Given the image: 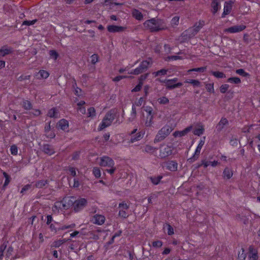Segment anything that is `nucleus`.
Instances as JSON below:
<instances>
[{
  "label": "nucleus",
  "mask_w": 260,
  "mask_h": 260,
  "mask_svg": "<svg viewBox=\"0 0 260 260\" xmlns=\"http://www.w3.org/2000/svg\"><path fill=\"white\" fill-rule=\"evenodd\" d=\"M99 165L102 167H112L114 166V162L111 158L104 156L100 158Z\"/></svg>",
  "instance_id": "423d86ee"
},
{
  "label": "nucleus",
  "mask_w": 260,
  "mask_h": 260,
  "mask_svg": "<svg viewBox=\"0 0 260 260\" xmlns=\"http://www.w3.org/2000/svg\"><path fill=\"white\" fill-rule=\"evenodd\" d=\"M174 147L172 145H162L160 147L159 156L162 158H166L173 153Z\"/></svg>",
  "instance_id": "39448f33"
},
{
  "label": "nucleus",
  "mask_w": 260,
  "mask_h": 260,
  "mask_svg": "<svg viewBox=\"0 0 260 260\" xmlns=\"http://www.w3.org/2000/svg\"><path fill=\"white\" fill-rule=\"evenodd\" d=\"M143 25L145 29L151 32L158 31L166 29L167 28L164 20L156 18H152L145 21Z\"/></svg>",
  "instance_id": "f257e3e1"
},
{
  "label": "nucleus",
  "mask_w": 260,
  "mask_h": 260,
  "mask_svg": "<svg viewBox=\"0 0 260 260\" xmlns=\"http://www.w3.org/2000/svg\"><path fill=\"white\" fill-rule=\"evenodd\" d=\"M158 102L160 104H167L169 102V100L167 98L162 96L158 99Z\"/></svg>",
  "instance_id": "37998d69"
},
{
  "label": "nucleus",
  "mask_w": 260,
  "mask_h": 260,
  "mask_svg": "<svg viewBox=\"0 0 260 260\" xmlns=\"http://www.w3.org/2000/svg\"><path fill=\"white\" fill-rule=\"evenodd\" d=\"M205 129L203 125H199L198 127L196 128L193 131V133L194 135L200 136L203 134Z\"/></svg>",
  "instance_id": "cd10ccee"
},
{
  "label": "nucleus",
  "mask_w": 260,
  "mask_h": 260,
  "mask_svg": "<svg viewBox=\"0 0 260 260\" xmlns=\"http://www.w3.org/2000/svg\"><path fill=\"white\" fill-rule=\"evenodd\" d=\"M87 204V200L84 198H81L77 200L74 202V209L76 211H78L84 208Z\"/></svg>",
  "instance_id": "9b49d317"
},
{
  "label": "nucleus",
  "mask_w": 260,
  "mask_h": 260,
  "mask_svg": "<svg viewBox=\"0 0 260 260\" xmlns=\"http://www.w3.org/2000/svg\"><path fill=\"white\" fill-rule=\"evenodd\" d=\"M165 83L167 87L169 89H173L177 87L181 86L182 85V84L180 82H179L177 84H174L173 82V80H169L166 81Z\"/></svg>",
  "instance_id": "4be33fe9"
},
{
  "label": "nucleus",
  "mask_w": 260,
  "mask_h": 260,
  "mask_svg": "<svg viewBox=\"0 0 260 260\" xmlns=\"http://www.w3.org/2000/svg\"><path fill=\"white\" fill-rule=\"evenodd\" d=\"M246 258V255L244 253V249L242 248L239 252L238 259L239 260H245Z\"/></svg>",
  "instance_id": "79ce46f5"
},
{
  "label": "nucleus",
  "mask_w": 260,
  "mask_h": 260,
  "mask_svg": "<svg viewBox=\"0 0 260 260\" xmlns=\"http://www.w3.org/2000/svg\"><path fill=\"white\" fill-rule=\"evenodd\" d=\"M144 151L146 152L154 154L156 153L157 148L150 145H146L145 147Z\"/></svg>",
  "instance_id": "c756f323"
},
{
  "label": "nucleus",
  "mask_w": 260,
  "mask_h": 260,
  "mask_svg": "<svg viewBox=\"0 0 260 260\" xmlns=\"http://www.w3.org/2000/svg\"><path fill=\"white\" fill-rule=\"evenodd\" d=\"M93 174L96 178L100 177L101 173L100 169L97 167L94 168L93 169Z\"/></svg>",
  "instance_id": "a18cd8bd"
},
{
  "label": "nucleus",
  "mask_w": 260,
  "mask_h": 260,
  "mask_svg": "<svg viewBox=\"0 0 260 260\" xmlns=\"http://www.w3.org/2000/svg\"><path fill=\"white\" fill-rule=\"evenodd\" d=\"M206 89L207 90L210 92L214 93V85L213 83H210L206 85Z\"/></svg>",
  "instance_id": "6e6d98bb"
},
{
  "label": "nucleus",
  "mask_w": 260,
  "mask_h": 260,
  "mask_svg": "<svg viewBox=\"0 0 260 260\" xmlns=\"http://www.w3.org/2000/svg\"><path fill=\"white\" fill-rule=\"evenodd\" d=\"M43 151L49 155H52L55 153V151L52 147L48 144H46L43 146Z\"/></svg>",
  "instance_id": "5701e85b"
},
{
  "label": "nucleus",
  "mask_w": 260,
  "mask_h": 260,
  "mask_svg": "<svg viewBox=\"0 0 260 260\" xmlns=\"http://www.w3.org/2000/svg\"><path fill=\"white\" fill-rule=\"evenodd\" d=\"M70 174L73 176H75L76 175V170L73 167H70L69 169Z\"/></svg>",
  "instance_id": "0e129e2a"
},
{
  "label": "nucleus",
  "mask_w": 260,
  "mask_h": 260,
  "mask_svg": "<svg viewBox=\"0 0 260 260\" xmlns=\"http://www.w3.org/2000/svg\"><path fill=\"white\" fill-rule=\"evenodd\" d=\"M167 71L165 69H162V70H160L157 72H154L153 73V74L155 76H158L160 75H165L167 74Z\"/></svg>",
  "instance_id": "603ef678"
},
{
  "label": "nucleus",
  "mask_w": 260,
  "mask_h": 260,
  "mask_svg": "<svg viewBox=\"0 0 260 260\" xmlns=\"http://www.w3.org/2000/svg\"><path fill=\"white\" fill-rule=\"evenodd\" d=\"M57 126L63 131H67L69 128V122L66 119H61L58 122Z\"/></svg>",
  "instance_id": "6ab92c4d"
},
{
  "label": "nucleus",
  "mask_w": 260,
  "mask_h": 260,
  "mask_svg": "<svg viewBox=\"0 0 260 260\" xmlns=\"http://www.w3.org/2000/svg\"><path fill=\"white\" fill-rule=\"evenodd\" d=\"M137 129H134L132 132H131V142L134 143L136 141L140 140L143 137V136L144 135V133L141 132H139L135 135H134L136 132H137Z\"/></svg>",
  "instance_id": "f8f14e48"
},
{
  "label": "nucleus",
  "mask_w": 260,
  "mask_h": 260,
  "mask_svg": "<svg viewBox=\"0 0 260 260\" xmlns=\"http://www.w3.org/2000/svg\"><path fill=\"white\" fill-rule=\"evenodd\" d=\"M47 183L46 180H41L38 181L36 184V186L38 188H42Z\"/></svg>",
  "instance_id": "8fccbe9b"
},
{
  "label": "nucleus",
  "mask_w": 260,
  "mask_h": 260,
  "mask_svg": "<svg viewBox=\"0 0 260 260\" xmlns=\"http://www.w3.org/2000/svg\"><path fill=\"white\" fill-rule=\"evenodd\" d=\"M116 114V112L114 110H112L107 113L99 125L98 129L101 131L109 126L115 118Z\"/></svg>",
  "instance_id": "7ed1b4c3"
},
{
  "label": "nucleus",
  "mask_w": 260,
  "mask_h": 260,
  "mask_svg": "<svg viewBox=\"0 0 260 260\" xmlns=\"http://www.w3.org/2000/svg\"><path fill=\"white\" fill-rule=\"evenodd\" d=\"M47 115L51 118H58V111L57 109L53 108L49 110Z\"/></svg>",
  "instance_id": "393cba45"
},
{
  "label": "nucleus",
  "mask_w": 260,
  "mask_h": 260,
  "mask_svg": "<svg viewBox=\"0 0 260 260\" xmlns=\"http://www.w3.org/2000/svg\"><path fill=\"white\" fill-rule=\"evenodd\" d=\"M236 73L243 77H249L250 75L248 73L246 72L243 69H240L236 71Z\"/></svg>",
  "instance_id": "c9c22d12"
},
{
  "label": "nucleus",
  "mask_w": 260,
  "mask_h": 260,
  "mask_svg": "<svg viewBox=\"0 0 260 260\" xmlns=\"http://www.w3.org/2000/svg\"><path fill=\"white\" fill-rule=\"evenodd\" d=\"M125 28L126 27H125L114 25H110L107 26V29L110 32H121L124 31Z\"/></svg>",
  "instance_id": "4468645a"
},
{
  "label": "nucleus",
  "mask_w": 260,
  "mask_h": 260,
  "mask_svg": "<svg viewBox=\"0 0 260 260\" xmlns=\"http://www.w3.org/2000/svg\"><path fill=\"white\" fill-rule=\"evenodd\" d=\"M209 165H210V161H206L205 160H203L202 161L201 165H199V167L201 166H203L204 168H207Z\"/></svg>",
  "instance_id": "e2e57ef3"
},
{
  "label": "nucleus",
  "mask_w": 260,
  "mask_h": 260,
  "mask_svg": "<svg viewBox=\"0 0 260 260\" xmlns=\"http://www.w3.org/2000/svg\"><path fill=\"white\" fill-rule=\"evenodd\" d=\"M50 56L53 58L54 60H56L58 57L57 53L54 50H51L49 52Z\"/></svg>",
  "instance_id": "4d7b16f0"
},
{
  "label": "nucleus",
  "mask_w": 260,
  "mask_h": 260,
  "mask_svg": "<svg viewBox=\"0 0 260 260\" xmlns=\"http://www.w3.org/2000/svg\"><path fill=\"white\" fill-rule=\"evenodd\" d=\"M10 151L12 155H16L18 153V148L15 145L11 146Z\"/></svg>",
  "instance_id": "de8ad7c7"
},
{
  "label": "nucleus",
  "mask_w": 260,
  "mask_h": 260,
  "mask_svg": "<svg viewBox=\"0 0 260 260\" xmlns=\"http://www.w3.org/2000/svg\"><path fill=\"white\" fill-rule=\"evenodd\" d=\"M144 111H145L148 114L147 120L145 122V125L147 127H150L153 123L152 108L151 107L147 106L145 107Z\"/></svg>",
  "instance_id": "1a4fd4ad"
},
{
  "label": "nucleus",
  "mask_w": 260,
  "mask_h": 260,
  "mask_svg": "<svg viewBox=\"0 0 260 260\" xmlns=\"http://www.w3.org/2000/svg\"><path fill=\"white\" fill-rule=\"evenodd\" d=\"M132 15L138 20H142L143 19V15L137 9H134L132 11Z\"/></svg>",
  "instance_id": "b1692460"
},
{
  "label": "nucleus",
  "mask_w": 260,
  "mask_h": 260,
  "mask_svg": "<svg viewBox=\"0 0 260 260\" xmlns=\"http://www.w3.org/2000/svg\"><path fill=\"white\" fill-rule=\"evenodd\" d=\"M179 19L180 17L178 16H176L174 17L171 21V24L172 26L178 25L179 24Z\"/></svg>",
  "instance_id": "58836bf2"
},
{
  "label": "nucleus",
  "mask_w": 260,
  "mask_h": 260,
  "mask_svg": "<svg viewBox=\"0 0 260 260\" xmlns=\"http://www.w3.org/2000/svg\"><path fill=\"white\" fill-rule=\"evenodd\" d=\"M91 61L93 64L98 61V56L96 54H93L91 57Z\"/></svg>",
  "instance_id": "680f3d73"
},
{
  "label": "nucleus",
  "mask_w": 260,
  "mask_h": 260,
  "mask_svg": "<svg viewBox=\"0 0 260 260\" xmlns=\"http://www.w3.org/2000/svg\"><path fill=\"white\" fill-rule=\"evenodd\" d=\"M234 3L233 1H229L225 2L224 4L223 12L222 14V17L224 18L225 16L230 13L231 12L233 5Z\"/></svg>",
  "instance_id": "9d476101"
},
{
  "label": "nucleus",
  "mask_w": 260,
  "mask_h": 260,
  "mask_svg": "<svg viewBox=\"0 0 260 260\" xmlns=\"http://www.w3.org/2000/svg\"><path fill=\"white\" fill-rule=\"evenodd\" d=\"M229 88V85L228 84H222L220 87V91L222 93H224L228 90Z\"/></svg>",
  "instance_id": "09e8293b"
},
{
  "label": "nucleus",
  "mask_w": 260,
  "mask_h": 260,
  "mask_svg": "<svg viewBox=\"0 0 260 260\" xmlns=\"http://www.w3.org/2000/svg\"><path fill=\"white\" fill-rule=\"evenodd\" d=\"M192 129V126L190 125L182 131H175L173 133V136L175 137H181L182 136H184L186 135L189 132H190Z\"/></svg>",
  "instance_id": "ddd939ff"
},
{
  "label": "nucleus",
  "mask_w": 260,
  "mask_h": 260,
  "mask_svg": "<svg viewBox=\"0 0 260 260\" xmlns=\"http://www.w3.org/2000/svg\"><path fill=\"white\" fill-rule=\"evenodd\" d=\"M174 128L169 125L164 126L158 132L154 140L155 143L164 140L173 130Z\"/></svg>",
  "instance_id": "f03ea898"
},
{
  "label": "nucleus",
  "mask_w": 260,
  "mask_h": 260,
  "mask_svg": "<svg viewBox=\"0 0 260 260\" xmlns=\"http://www.w3.org/2000/svg\"><path fill=\"white\" fill-rule=\"evenodd\" d=\"M152 245L154 247L159 248L162 246V242L161 241L157 240V241L153 242L152 243Z\"/></svg>",
  "instance_id": "864d4df0"
},
{
  "label": "nucleus",
  "mask_w": 260,
  "mask_h": 260,
  "mask_svg": "<svg viewBox=\"0 0 260 260\" xmlns=\"http://www.w3.org/2000/svg\"><path fill=\"white\" fill-rule=\"evenodd\" d=\"M205 139H206V137H203L200 140L199 142V144L198 145V146H200L201 147H203V145H204L205 144Z\"/></svg>",
  "instance_id": "338daca9"
},
{
  "label": "nucleus",
  "mask_w": 260,
  "mask_h": 260,
  "mask_svg": "<svg viewBox=\"0 0 260 260\" xmlns=\"http://www.w3.org/2000/svg\"><path fill=\"white\" fill-rule=\"evenodd\" d=\"M119 215L120 216L123 218H125L127 216L126 212L124 210H123L122 209L119 211Z\"/></svg>",
  "instance_id": "774afa93"
},
{
  "label": "nucleus",
  "mask_w": 260,
  "mask_h": 260,
  "mask_svg": "<svg viewBox=\"0 0 260 260\" xmlns=\"http://www.w3.org/2000/svg\"><path fill=\"white\" fill-rule=\"evenodd\" d=\"M233 173L231 169L229 168H225L223 172V176L224 178L230 179L233 176Z\"/></svg>",
  "instance_id": "bb28decb"
},
{
  "label": "nucleus",
  "mask_w": 260,
  "mask_h": 260,
  "mask_svg": "<svg viewBox=\"0 0 260 260\" xmlns=\"http://www.w3.org/2000/svg\"><path fill=\"white\" fill-rule=\"evenodd\" d=\"M185 82L190 83V84H192L193 86H194L199 87L201 86L200 82L197 80L191 79V80H187V81H186Z\"/></svg>",
  "instance_id": "a19ab883"
},
{
  "label": "nucleus",
  "mask_w": 260,
  "mask_h": 260,
  "mask_svg": "<svg viewBox=\"0 0 260 260\" xmlns=\"http://www.w3.org/2000/svg\"><path fill=\"white\" fill-rule=\"evenodd\" d=\"M166 168L171 171H176L178 168V164L173 160L169 161L166 163Z\"/></svg>",
  "instance_id": "a211bd4d"
},
{
  "label": "nucleus",
  "mask_w": 260,
  "mask_h": 260,
  "mask_svg": "<svg viewBox=\"0 0 260 260\" xmlns=\"http://www.w3.org/2000/svg\"><path fill=\"white\" fill-rule=\"evenodd\" d=\"M164 229H167V233L169 235H172L174 234V229L169 224H166L164 226Z\"/></svg>",
  "instance_id": "4c0bfd02"
},
{
  "label": "nucleus",
  "mask_w": 260,
  "mask_h": 260,
  "mask_svg": "<svg viewBox=\"0 0 260 260\" xmlns=\"http://www.w3.org/2000/svg\"><path fill=\"white\" fill-rule=\"evenodd\" d=\"M148 74H146L143 75H141L139 78V83H141V84H143V81L147 78Z\"/></svg>",
  "instance_id": "bf43d9fd"
},
{
  "label": "nucleus",
  "mask_w": 260,
  "mask_h": 260,
  "mask_svg": "<svg viewBox=\"0 0 260 260\" xmlns=\"http://www.w3.org/2000/svg\"><path fill=\"white\" fill-rule=\"evenodd\" d=\"M68 208V206L67 205L64 201L56 202L52 207V210L54 212H59Z\"/></svg>",
  "instance_id": "6e6552de"
},
{
  "label": "nucleus",
  "mask_w": 260,
  "mask_h": 260,
  "mask_svg": "<svg viewBox=\"0 0 260 260\" xmlns=\"http://www.w3.org/2000/svg\"><path fill=\"white\" fill-rule=\"evenodd\" d=\"M101 231L100 230H97L96 231L91 232L89 233L90 236V238L94 240H98L99 239V233Z\"/></svg>",
  "instance_id": "f704fd0d"
},
{
  "label": "nucleus",
  "mask_w": 260,
  "mask_h": 260,
  "mask_svg": "<svg viewBox=\"0 0 260 260\" xmlns=\"http://www.w3.org/2000/svg\"><path fill=\"white\" fill-rule=\"evenodd\" d=\"M49 75V73L45 70H40L36 76H39L38 79H46Z\"/></svg>",
  "instance_id": "c85d7f7f"
},
{
  "label": "nucleus",
  "mask_w": 260,
  "mask_h": 260,
  "mask_svg": "<svg viewBox=\"0 0 260 260\" xmlns=\"http://www.w3.org/2000/svg\"><path fill=\"white\" fill-rule=\"evenodd\" d=\"M246 28V25L244 24L234 25L226 28L224 30L225 32H229L231 34H234L241 32Z\"/></svg>",
  "instance_id": "0eeeda50"
},
{
  "label": "nucleus",
  "mask_w": 260,
  "mask_h": 260,
  "mask_svg": "<svg viewBox=\"0 0 260 260\" xmlns=\"http://www.w3.org/2000/svg\"><path fill=\"white\" fill-rule=\"evenodd\" d=\"M119 208H121L122 210H126L128 208V206L127 205V204L124 202L119 204Z\"/></svg>",
  "instance_id": "69168bd1"
},
{
  "label": "nucleus",
  "mask_w": 260,
  "mask_h": 260,
  "mask_svg": "<svg viewBox=\"0 0 260 260\" xmlns=\"http://www.w3.org/2000/svg\"><path fill=\"white\" fill-rule=\"evenodd\" d=\"M76 226V224L75 223H72L71 224H68V225H64L60 226L58 230L64 231L65 230L68 229H74Z\"/></svg>",
  "instance_id": "ea45409f"
},
{
  "label": "nucleus",
  "mask_w": 260,
  "mask_h": 260,
  "mask_svg": "<svg viewBox=\"0 0 260 260\" xmlns=\"http://www.w3.org/2000/svg\"><path fill=\"white\" fill-rule=\"evenodd\" d=\"M183 57L179 55H172L168 57L169 60H176L178 59H182Z\"/></svg>",
  "instance_id": "052dcab7"
},
{
  "label": "nucleus",
  "mask_w": 260,
  "mask_h": 260,
  "mask_svg": "<svg viewBox=\"0 0 260 260\" xmlns=\"http://www.w3.org/2000/svg\"><path fill=\"white\" fill-rule=\"evenodd\" d=\"M204 25V22L203 21H200L198 23L195 24L192 28L188 30L192 31L194 34H197L203 27Z\"/></svg>",
  "instance_id": "412c9836"
},
{
  "label": "nucleus",
  "mask_w": 260,
  "mask_h": 260,
  "mask_svg": "<svg viewBox=\"0 0 260 260\" xmlns=\"http://www.w3.org/2000/svg\"><path fill=\"white\" fill-rule=\"evenodd\" d=\"M206 70V67H201L198 68H193L187 71L188 73H190L191 72H204Z\"/></svg>",
  "instance_id": "49530a36"
},
{
  "label": "nucleus",
  "mask_w": 260,
  "mask_h": 260,
  "mask_svg": "<svg viewBox=\"0 0 260 260\" xmlns=\"http://www.w3.org/2000/svg\"><path fill=\"white\" fill-rule=\"evenodd\" d=\"M249 260H257V250L254 248L252 246H250L249 248Z\"/></svg>",
  "instance_id": "f3484780"
},
{
  "label": "nucleus",
  "mask_w": 260,
  "mask_h": 260,
  "mask_svg": "<svg viewBox=\"0 0 260 260\" xmlns=\"http://www.w3.org/2000/svg\"><path fill=\"white\" fill-rule=\"evenodd\" d=\"M202 148V147L197 146L192 157H190L187 160L189 162L192 163L199 158Z\"/></svg>",
  "instance_id": "2eb2a0df"
},
{
  "label": "nucleus",
  "mask_w": 260,
  "mask_h": 260,
  "mask_svg": "<svg viewBox=\"0 0 260 260\" xmlns=\"http://www.w3.org/2000/svg\"><path fill=\"white\" fill-rule=\"evenodd\" d=\"M212 12L214 14L220 8V3L219 0H213L211 3Z\"/></svg>",
  "instance_id": "aec40b11"
},
{
  "label": "nucleus",
  "mask_w": 260,
  "mask_h": 260,
  "mask_svg": "<svg viewBox=\"0 0 260 260\" xmlns=\"http://www.w3.org/2000/svg\"><path fill=\"white\" fill-rule=\"evenodd\" d=\"M142 86L143 85L141 83H138V84L132 89V92H134L139 91L141 89Z\"/></svg>",
  "instance_id": "5fc2aeb1"
},
{
  "label": "nucleus",
  "mask_w": 260,
  "mask_h": 260,
  "mask_svg": "<svg viewBox=\"0 0 260 260\" xmlns=\"http://www.w3.org/2000/svg\"><path fill=\"white\" fill-rule=\"evenodd\" d=\"M162 178V176H158L157 177H151L150 180L153 184L157 185L159 183Z\"/></svg>",
  "instance_id": "473e14b6"
},
{
  "label": "nucleus",
  "mask_w": 260,
  "mask_h": 260,
  "mask_svg": "<svg viewBox=\"0 0 260 260\" xmlns=\"http://www.w3.org/2000/svg\"><path fill=\"white\" fill-rule=\"evenodd\" d=\"M92 220L94 223L102 225L105 221V217L102 215L96 214L93 216Z\"/></svg>",
  "instance_id": "dca6fc26"
},
{
  "label": "nucleus",
  "mask_w": 260,
  "mask_h": 260,
  "mask_svg": "<svg viewBox=\"0 0 260 260\" xmlns=\"http://www.w3.org/2000/svg\"><path fill=\"white\" fill-rule=\"evenodd\" d=\"M228 82L231 83L239 84L241 83V79L237 77H231L228 79Z\"/></svg>",
  "instance_id": "7c9ffc66"
},
{
  "label": "nucleus",
  "mask_w": 260,
  "mask_h": 260,
  "mask_svg": "<svg viewBox=\"0 0 260 260\" xmlns=\"http://www.w3.org/2000/svg\"><path fill=\"white\" fill-rule=\"evenodd\" d=\"M88 117L93 118L95 116V110L93 107H90L87 110Z\"/></svg>",
  "instance_id": "e433bc0d"
},
{
  "label": "nucleus",
  "mask_w": 260,
  "mask_h": 260,
  "mask_svg": "<svg viewBox=\"0 0 260 260\" xmlns=\"http://www.w3.org/2000/svg\"><path fill=\"white\" fill-rule=\"evenodd\" d=\"M3 175H4V176L5 177V183H4V186H6L8 185V184L10 182L9 176V175L6 172H4L3 173Z\"/></svg>",
  "instance_id": "13d9d810"
},
{
  "label": "nucleus",
  "mask_w": 260,
  "mask_h": 260,
  "mask_svg": "<svg viewBox=\"0 0 260 260\" xmlns=\"http://www.w3.org/2000/svg\"><path fill=\"white\" fill-rule=\"evenodd\" d=\"M69 240H66L65 239H60L57 241H55L53 244V246L56 248L59 247L60 246H61L63 243L66 242Z\"/></svg>",
  "instance_id": "72a5a7b5"
},
{
  "label": "nucleus",
  "mask_w": 260,
  "mask_h": 260,
  "mask_svg": "<svg viewBox=\"0 0 260 260\" xmlns=\"http://www.w3.org/2000/svg\"><path fill=\"white\" fill-rule=\"evenodd\" d=\"M212 74L217 78H223L225 77L224 73L219 71H212Z\"/></svg>",
  "instance_id": "2f4dec72"
},
{
  "label": "nucleus",
  "mask_w": 260,
  "mask_h": 260,
  "mask_svg": "<svg viewBox=\"0 0 260 260\" xmlns=\"http://www.w3.org/2000/svg\"><path fill=\"white\" fill-rule=\"evenodd\" d=\"M11 52V50L8 48H2L0 50V56H4Z\"/></svg>",
  "instance_id": "c03bdc74"
},
{
  "label": "nucleus",
  "mask_w": 260,
  "mask_h": 260,
  "mask_svg": "<svg viewBox=\"0 0 260 260\" xmlns=\"http://www.w3.org/2000/svg\"><path fill=\"white\" fill-rule=\"evenodd\" d=\"M228 124V120L225 118H222L219 122L217 128L218 130H221L223 127Z\"/></svg>",
  "instance_id": "a878e982"
},
{
  "label": "nucleus",
  "mask_w": 260,
  "mask_h": 260,
  "mask_svg": "<svg viewBox=\"0 0 260 260\" xmlns=\"http://www.w3.org/2000/svg\"><path fill=\"white\" fill-rule=\"evenodd\" d=\"M22 106L25 109H30L31 108V104L29 101H23Z\"/></svg>",
  "instance_id": "3c124183"
},
{
  "label": "nucleus",
  "mask_w": 260,
  "mask_h": 260,
  "mask_svg": "<svg viewBox=\"0 0 260 260\" xmlns=\"http://www.w3.org/2000/svg\"><path fill=\"white\" fill-rule=\"evenodd\" d=\"M152 63V60L148 59L141 62L139 66L131 72V74L139 75L146 70Z\"/></svg>",
  "instance_id": "20e7f679"
}]
</instances>
